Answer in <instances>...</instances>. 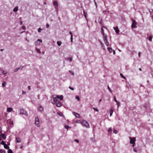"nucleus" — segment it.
I'll return each instance as SVG.
<instances>
[{
  "mask_svg": "<svg viewBox=\"0 0 153 153\" xmlns=\"http://www.w3.org/2000/svg\"><path fill=\"white\" fill-rule=\"evenodd\" d=\"M53 4L54 5L57 6L58 5L57 2L56 1H54L53 2Z\"/></svg>",
  "mask_w": 153,
  "mask_h": 153,
  "instance_id": "22",
  "label": "nucleus"
},
{
  "mask_svg": "<svg viewBox=\"0 0 153 153\" xmlns=\"http://www.w3.org/2000/svg\"><path fill=\"white\" fill-rule=\"evenodd\" d=\"M69 33L71 35V42H73V35H72V33L71 32H70Z\"/></svg>",
  "mask_w": 153,
  "mask_h": 153,
  "instance_id": "14",
  "label": "nucleus"
},
{
  "mask_svg": "<svg viewBox=\"0 0 153 153\" xmlns=\"http://www.w3.org/2000/svg\"><path fill=\"white\" fill-rule=\"evenodd\" d=\"M134 151L135 152H137V151H136V149H135V148L134 149Z\"/></svg>",
  "mask_w": 153,
  "mask_h": 153,
  "instance_id": "54",
  "label": "nucleus"
},
{
  "mask_svg": "<svg viewBox=\"0 0 153 153\" xmlns=\"http://www.w3.org/2000/svg\"><path fill=\"white\" fill-rule=\"evenodd\" d=\"M76 122V123H80L81 124L82 122V120L80 121L79 120H77Z\"/></svg>",
  "mask_w": 153,
  "mask_h": 153,
  "instance_id": "31",
  "label": "nucleus"
},
{
  "mask_svg": "<svg viewBox=\"0 0 153 153\" xmlns=\"http://www.w3.org/2000/svg\"><path fill=\"white\" fill-rule=\"evenodd\" d=\"M68 59L69 60H70V61H71L72 60L71 58H70V57L68 58Z\"/></svg>",
  "mask_w": 153,
  "mask_h": 153,
  "instance_id": "51",
  "label": "nucleus"
},
{
  "mask_svg": "<svg viewBox=\"0 0 153 153\" xmlns=\"http://www.w3.org/2000/svg\"><path fill=\"white\" fill-rule=\"evenodd\" d=\"M104 42L105 43V45L107 46H108V40L107 39L106 40H104Z\"/></svg>",
  "mask_w": 153,
  "mask_h": 153,
  "instance_id": "20",
  "label": "nucleus"
},
{
  "mask_svg": "<svg viewBox=\"0 0 153 153\" xmlns=\"http://www.w3.org/2000/svg\"><path fill=\"white\" fill-rule=\"evenodd\" d=\"M113 132L115 134H116L117 133V131L116 130L114 129L113 130Z\"/></svg>",
  "mask_w": 153,
  "mask_h": 153,
  "instance_id": "37",
  "label": "nucleus"
},
{
  "mask_svg": "<svg viewBox=\"0 0 153 153\" xmlns=\"http://www.w3.org/2000/svg\"><path fill=\"white\" fill-rule=\"evenodd\" d=\"M69 88L70 89H71V90H74V89L73 88H72V87H70V86H69Z\"/></svg>",
  "mask_w": 153,
  "mask_h": 153,
  "instance_id": "47",
  "label": "nucleus"
},
{
  "mask_svg": "<svg viewBox=\"0 0 153 153\" xmlns=\"http://www.w3.org/2000/svg\"><path fill=\"white\" fill-rule=\"evenodd\" d=\"M10 145V143H8V145Z\"/></svg>",
  "mask_w": 153,
  "mask_h": 153,
  "instance_id": "63",
  "label": "nucleus"
},
{
  "mask_svg": "<svg viewBox=\"0 0 153 153\" xmlns=\"http://www.w3.org/2000/svg\"><path fill=\"white\" fill-rule=\"evenodd\" d=\"M63 98V97L62 95H57L56 97H53V102H52L53 104H55L56 102L59 101L58 100V99H59L60 100H62Z\"/></svg>",
  "mask_w": 153,
  "mask_h": 153,
  "instance_id": "1",
  "label": "nucleus"
},
{
  "mask_svg": "<svg viewBox=\"0 0 153 153\" xmlns=\"http://www.w3.org/2000/svg\"><path fill=\"white\" fill-rule=\"evenodd\" d=\"M37 51L39 53H40V50L39 49H36Z\"/></svg>",
  "mask_w": 153,
  "mask_h": 153,
  "instance_id": "48",
  "label": "nucleus"
},
{
  "mask_svg": "<svg viewBox=\"0 0 153 153\" xmlns=\"http://www.w3.org/2000/svg\"><path fill=\"white\" fill-rule=\"evenodd\" d=\"M129 139L130 140V143L132 144L133 145L132 146L133 147H134V146L135 142L136 140L135 138V137H134L133 138L130 137Z\"/></svg>",
  "mask_w": 153,
  "mask_h": 153,
  "instance_id": "3",
  "label": "nucleus"
},
{
  "mask_svg": "<svg viewBox=\"0 0 153 153\" xmlns=\"http://www.w3.org/2000/svg\"><path fill=\"white\" fill-rule=\"evenodd\" d=\"M117 103V105L118 107H119L120 105V103L117 101V102H116Z\"/></svg>",
  "mask_w": 153,
  "mask_h": 153,
  "instance_id": "34",
  "label": "nucleus"
},
{
  "mask_svg": "<svg viewBox=\"0 0 153 153\" xmlns=\"http://www.w3.org/2000/svg\"><path fill=\"white\" fill-rule=\"evenodd\" d=\"M152 36H149V40L150 41H152Z\"/></svg>",
  "mask_w": 153,
  "mask_h": 153,
  "instance_id": "28",
  "label": "nucleus"
},
{
  "mask_svg": "<svg viewBox=\"0 0 153 153\" xmlns=\"http://www.w3.org/2000/svg\"><path fill=\"white\" fill-rule=\"evenodd\" d=\"M23 68V67H22L21 69H22Z\"/></svg>",
  "mask_w": 153,
  "mask_h": 153,
  "instance_id": "64",
  "label": "nucleus"
},
{
  "mask_svg": "<svg viewBox=\"0 0 153 153\" xmlns=\"http://www.w3.org/2000/svg\"><path fill=\"white\" fill-rule=\"evenodd\" d=\"M65 128L68 129V128H69V127L68 126H65Z\"/></svg>",
  "mask_w": 153,
  "mask_h": 153,
  "instance_id": "46",
  "label": "nucleus"
},
{
  "mask_svg": "<svg viewBox=\"0 0 153 153\" xmlns=\"http://www.w3.org/2000/svg\"><path fill=\"white\" fill-rule=\"evenodd\" d=\"M6 82H4L2 83V86L3 87H5L6 85Z\"/></svg>",
  "mask_w": 153,
  "mask_h": 153,
  "instance_id": "29",
  "label": "nucleus"
},
{
  "mask_svg": "<svg viewBox=\"0 0 153 153\" xmlns=\"http://www.w3.org/2000/svg\"><path fill=\"white\" fill-rule=\"evenodd\" d=\"M3 50H4V49H1L0 51H2Z\"/></svg>",
  "mask_w": 153,
  "mask_h": 153,
  "instance_id": "59",
  "label": "nucleus"
},
{
  "mask_svg": "<svg viewBox=\"0 0 153 153\" xmlns=\"http://www.w3.org/2000/svg\"><path fill=\"white\" fill-rule=\"evenodd\" d=\"M0 153H6L5 151L2 149L0 150Z\"/></svg>",
  "mask_w": 153,
  "mask_h": 153,
  "instance_id": "30",
  "label": "nucleus"
},
{
  "mask_svg": "<svg viewBox=\"0 0 153 153\" xmlns=\"http://www.w3.org/2000/svg\"><path fill=\"white\" fill-rule=\"evenodd\" d=\"M75 115V116L77 118H80V115L78 114V113H75V112H74L73 113Z\"/></svg>",
  "mask_w": 153,
  "mask_h": 153,
  "instance_id": "8",
  "label": "nucleus"
},
{
  "mask_svg": "<svg viewBox=\"0 0 153 153\" xmlns=\"http://www.w3.org/2000/svg\"><path fill=\"white\" fill-rule=\"evenodd\" d=\"M1 127L0 126V133H1Z\"/></svg>",
  "mask_w": 153,
  "mask_h": 153,
  "instance_id": "55",
  "label": "nucleus"
},
{
  "mask_svg": "<svg viewBox=\"0 0 153 153\" xmlns=\"http://www.w3.org/2000/svg\"><path fill=\"white\" fill-rule=\"evenodd\" d=\"M26 94V92L25 91H22V94Z\"/></svg>",
  "mask_w": 153,
  "mask_h": 153,
  "instance_id": "52",
  "label": "nucleus"
},
{
  "mask_svg": "<svg viewBox=\"0 0 153 153\" xmlns=\"http://www.w3.org/2000/svg\"><path fill=\"white\" fill-rule=\"evenodd\" d=\"M108 49L110 52H111L112 51V49L111 48H108Z\"/></svg>",
  "mask_w": 153,
  "mask_h": 153,
  "instance_id": "27",
  "label": "nucleus"
},
{
  "mask_svg": "<svg viewBox=\"0 0 153 153\" xmlns=\"http://www.w3.org/2000/svg\"><path fill=\"white\" fill-rule=\"evenodd\" d=\"M100 44L101 45H102V47L103 48L104 46V45H103L102 42H100Z\"/></svg>",
  "mask_w": 153,
  "mask_h": 153,
  "instance_id": "49",
  "label": "nucleus"
},
{
  "mask_svg": "<svg viewBox=\"0 0 153 153\" xmlns=\"http://www.w3.org/2000/svg\"><path fill=\"white\" fill-rule=\"evenodd\" d=\"M140 53H139L138 55H139V57L140 56Z\"/></svg>",
  "mask_w": 153,
  "mask_h": 153,
  "instance_id": "58",
  "label": "nucleus"
},
{
  "mask_svg": "<svg viewBox=\"0 0 153 153\" xmlns=\"http://www.w3.org/2000/svg\"><path fill=\"white\" fill-rule=\"evenodd\" d=\"M22 22H20V25H22Z\"/></svg>",
  "mask_w": 153,
  "mask_h": 153,
  "instance_id": "56",
  "label": "nucleus"
},
{
  "mask_svg": "<svg viewBox=\"0 0 153 153\" xmlns=\"http://www.w3.org/2000/svg\"><path fill=\"white\" fill-rule=\"evenodd\" d=\"M38 42H42V40H40V39H39L36 42V44H37L38 45H39L40 44V43H38Z\"/></svg>",
  "mask_w": 153,
  "mask_h": 153,
  "instance_id": "18",
  "label": "nucleus"
},
{
  "mask_svg": "<svg viewBox=\"0 0 153 153\" xmlns=\"http://www.w3.org/2000/svg\"><path fill=\"white\" fill-rule=\"evenodd\" d=\"M62 44L61 42L58 41L57 42V44L59 46H60Z\"/></svg>",
  "mask_w": 153,
  "mask_h": 153,
  "instance_id": "24",
  "label": "nucleus"
},
{
  "mask_svg": "<svg viewBox=\"0 0 153 153\" xmlns=\"http://www.w3.org/2000/svg\"><path fill=\"white\" fill-rule=\"evenodd\" d=\"M42 30V29L41 28H39L38 29V32H40Z\"/></svg>",
  "mask_w": 153,
  "mask_h": 153,
  "instance_id": "40",
  "label": "nucleus"
},
{
  "mask_svg": "<svg viewBox=\"0 0 153 153\" xmlns=\"http://www.w3.org/2000/svg\"><path fill=\"white\" fill-rule=\"evenodd\" d=\"M28 90H30V86H28Z\"/></svg>",
  "mask_w": 153,
  "mask_h": 153,
  "instance_id": "53",
  "label": "nucleus"
},
{
  "mask_svg": "<svg viewBox=\"0 0 153 153\" xmlns=\"http://www.w3.org/2000/svg\"><path fill=\"white\" fill-rule=\"evenodd\" d=\"M55 104L56 106L58 107H60L62 105V104L60 101H58L57 102H56Z\"/></svg>",
  "mask_w": 153,
  "mask_h": 153,
  "instance_id": "7",
  "label": "nucleus"
},
{
  "mask_svg": "<svg viewBox=\"0 0 153 153\" xmlns=\"http://www.w3.org/2000/svg\"><path fill=\"white\" fill-rule=\"evenodd\" d=\"M76 99L79 101V98L78 96H76L75 97Z\"/></svg>",
  "mask_w": 153,
  "mask_h": 153,
  "instance_id": "33",
  "label": "nucleus"
},
{
  "mask_svg": "<svg viewBox=\"0 0 153 153\" xmlns=\"http://www.w3.org/2000/svg\"><path fill=\"white\" fill-rule=\"evenodd\" d=\"M20 113L21 114H24L26 116H27L28 115L27 113L26 112V111L24 110L23 109H20Z\"/></svg>",
  "mask_w": 153,
  "mask_h": 153,
  "instance_id": "4",
  "label": "nucleus"
},
{
  "mask_svg": "<svg viewBox=\"0 0 153 153\" xmlns=\"http://www.w3.org/2000/svg\"><path fill=\"white\" fill-rule=\"evenodd\" d=\"M103 39L104 40H105L107 39V36L105 35V34L104 35H103Z\"/></svg>",
  "mask_w": 153,
  "mask_h": 153,
  "instance_id": "23",
  "label": "nucleus"
},
{
  "mask_svg": "<svg viewBox=\"0 0 153 153\" xmlns=\"http://www.w3.org/2000/svg\"><path fill=\"white\" fill-rule=\"evenodd\" d=\"M22 28L23 29H25V26H23L22 27Z\"/></svg>",
  "mask_w": 153,
  "mask_h": 153,
  "instance_id": "50",
  "label": "nucleus"
},
{
  "mask_svg": "<svg viewBox=\"0 0 153 153\" xmlns=\"http://www.w3.org/2000/svg\"><path fill=\"white\" fill-rule=\"evenodd\" d=\"M4 146L5 149H9V147L6 144H5Z\"/></svg>",
  "mask_w": 153,
  "mask_h": 153,
  "instance_id": "15",
  "label": "nucleus"
},
{
  "mask_svg": "<svg viewBox=\"0 0 153 153\" xmlns=\"http://www.w3.org/2000/svg\"><path fill=\"white\" fill-rule=\"evenodd\" d=\"M114 100L116 102H117V100H116V97H114Z\"/></svg>",
  "mask_w": 153,
  "mask_h": 153,
  "instance_id": "42",
  "label": "nucleus"
},
{
  "mask_svg": "<svg viewBox=\"0 0 153 153\" xmlns=\"http://www.w3.org/2000/svg\"><path fill=\"white\" fill-rule=\"evenodd\" d=\"M18 10V7H16L14 8L13 10V11L14 12H17Z\"/></svg>",
  "mask_w": 153,
  "mask_h": 153,
  "instance_id": "13",
  "label": "nucleus"
},
{
  "mask_svg": "<svg viewBox=\"0 0 153 153\" xmlns=\"http://www.w3.org/2000/svg\"><path fill=\"white\" fill-rule=\"evenodd\" d=\"M112 131V128H109L108 131L110 132Z\"/></svg>",
  "mask_w": 153,
  "mask_h": 153,
  "instance_id": "36",
  "label": "nucleus"
},
{
  "mask_svg": "<svg viewBox=\"0 0 153 153\" xmlns=\"http://www.w3.org/2000/svg\"><path fill=\"white\" fill-rule=\"evenodd\" d=\"M108 90L109 91L111 92V89L109 88V86H108Z\"/></svg>",
  "mask_w": 153,
  "mask_h": 153,
  "instance_id": "41",
  "label": "nucleus"
},
{
  "mask_svg": "<svg viewBox=\"0 0 153 153\" xmlns=\"http://www.w3.org/2000/svg\"><path fill=\"white\" fill-rule=\"evenodd\" d=\"M35 124L37 126H39V120L37 117L36 118Z\"/></svg>",
  "mask_w": 153,
  "mask_h": 153,
  "instance_id": "5",
  "label": "nucleus"
},
{
  "mask_svg": "<svg viewBox=\"0 0 153 153\" xmlns=\"http://www.w3.org/2000/svg\"><path fill=\"white\" fill-rule=\"evenodd\" d=\"M23 147V146H22L20 147V148L21 149H22Z\"/></svg>",
  "mask_w": 153,
  "mask_h": 153,
  "instance_id": "61",
  "label": "nucleus"
},
{
  "mask_svg": "<svg viewBox=\"0 0 153 153\" xmlns=\"http://www.w3.org/2000/svg\"><path fill=\"white\" fill-rule=\"evenodd\" d=\"M93 109H94V110H95L97 112L98 111V110L97 108H93Z\"/></svg>",
  "mask_w": 153,
  "mask_h": 153,
  "instance_id": "39",
  "label": "nucleus"
},
{
  "mask_svg": "<svg viewBox=\"0 0 153 153\" xmlns=\"http://www.w3.org/2000/svg\"><path fill=\"white\" fill-rule=\"evenodd\" d=\"M2 73L4 74H7V72L4 71H2Z\"/></svg>",
  "mask_w": 153,
  "mask_h": 153,
  "instance_id": "43",
  "label": "nucleus"
},
{
  "mask_svg": "<svg viewBox=\"0 0 153 153\" xmlns=\"http://www.w3.org/2000/svg\"><path fill=\"white\" fill-rule=\"evenodd\" d=\"M12 110V109L11 108H7V111L8 112H10Z\"/></svg>",
  "mask_w": 153,
  "mask_h": 153,
  "instance_id": "16",
  "label": "nucleus"
},
{
  "mask_svg": "<svg viewBox=\"0 0 153 153\" xmlns=\"http://www.w3.org/2000/svg\"><path fill=\"white\" fill-rule=\"evenodd\" d=\"M38 110L41 112H42L43 111V107L40 106L38 109Z\"/></svg>",
  "mask_w": 153,
  "mask_h": 153,
  "instance_id": "12",
  "label": "nucleus"
},
{
  "mask_svg": "<svg viewBox=\"0 0 153 153\" xmlns=\"http://www.w3.org/2000/svg\"><path fill=\"white\" fill-rule=\"evenodd\" d=\"M57 114L60 116H62L63 115L62 113L61 112H58Z\"/></svg>",
  "mask_w": 153,
  "mask_h": 153,
  "instance_id": "21",
  "label": "nucleus"
},
{
  "mask_svg": "<svg viewBox=\"0 0 153 153\" xmlns=\"http://www.w3.org/2000/svg\"><path fill=\"white\" fill-rule=\"evenodd\" d=\"M102 100V99H100V100H99V102H100Z\"/></svg>",
  "mask_w": 153,
  "mask_h": 153,
  "instance_id": "57",
  "label": "nucleus"
},
{
  "mask_svg": "<svg viewBox=\"0 0 153 153\" xmlns=\"http://www.w3.org/2000/svg\"><path fill=\"white\" fill-rule=\"evenodd\" d=\"M74 141L77 142V143H79V140L77 139H75L74 140Z\"/></svg>",
  "mask_w": 153,
  "mask_h": 153,
  "instance_id": "44",
  "label": "nucleus"
},
{
  "mask_svg": "<svg viewBox=\"0 0 153 153\" xmlns=\"http://www.w3.org/2000/svg\"><path fill=\"white\" fill-rule=\"evenodd\" d=\"M69 72L71 74H72V75H73L74 74V73L72 71H69Z\"/></svg>",
  "mask_w": 153,
  "mask_h": 153,
  "instance_id": "38",
  "label": "nucleus"
},
{
  "mask_svg": "<svg viewBox=\"0 0 153 153\" xmlns=\"http://www.w3.org/2000/svg\"><path fill=\"white\" fill-rule=\"evenodd\" d=\"M46 27L47 28H48L49 27V25L48 24H47Z\"/></svg>",
  "mask_w": 153,
  "mask_h": 153,
  "instance_id": "45",
  "label": "nucleus"
},
{
  "mask_svg": "<svg viewBox=\"0 0 153 153\" xmlns=\"http://www.w3.org/2000/svg\"><path fill=\"white\" fill-rule=\"evenodd\" d=\"M120 75L122 77L125 79H126L125 77L123 76V75L122 74H120Z\"/></svg>",
  "mask_w": 153,
  "mask_h": 153,
  "instance_id": "35",
  "label": "nucleus"
},
{
  "mask_svg": "<svg viewBox=\"0 0 153 153\" xmlns=\"http://www.w3.org/2000/svg\"><path fill=\"white\" fill-rule=\"evenodd\" d=\"M7 153H13L12 150L10 149H8L7 150Z\"/></svg>",
  "mask_w": 153,
  "mask_h": 153,
  "instance_id": "19",
  "label": "nucleus"
},
{
  "mask_svg": "<svg viewBox=\"0 0 153 153\" xmlns=\"http://www.w3.org/2000/svg\"><path fill=\"white\" fill-rule=\"evenodd\" d=\"M21 66L20 67V68H16L15 70V71H14L15 72H16L19 69H20V68H21Z\"/></svg>",
  "mask_w": 153,
  "mask_h": 153,
  "instance_id": "32",
  "label": "nucleus"
},
{
  "mask_svg": "<svg viewBox=\"0 0 153 153\" xmlns=\"http://www.w3.org/2000/svg\"><path fill=\"white\" fill-rule=\"evenodd\" d=\"M113 53H114V54L115 53V52L114 51Z\"/></svg>",
  "mask_w": 153,
  "mask_h": 153,
  "instance_id": "62",
  "label": "nucleus"
},
{
  "mask_svg": "<svg viewBox=\"0 0 153 153\" xmlns=\"http://www.w3.org/2000/svg\"><path fill=\"white\" fill-rule=\"evenodd\" d=\"M114 30H115V32L117 34H118L119 32V30L117 26L114 27Z\"/></svg>",
  "mask_w": 153,
  "mask_h": 153,
  "instance_id": "9",
  "label": "nucleus"
},
{
  "mask_svg": "<svg viewBox=\"0 0 153 153\" xmlns=\"http://www.w3.org/2000/svg\"><path fill=\"white\" fill-rule=\"evenodd\" d=\"M113 113V110L112 108H111L110 111V116H111Z\"/></svg>",
  "mask_w": 153,
  "mask_h": 153,
  "instance_id": "17",
  "label": "nucleus"
},
{
  "mask_svg": "<svg viewBox=\"0 0 153 153\" xmlns=\"http://www.w3.org/2000/svg\"><path fill=\"white\" fill-rule=\"evenodd\" d=\"M0 137H1L3 139L5 140L6 139V137L5 135L4 134H1L0 135Z\"/></svg>",
  "mask_w": 153,
  "mask_h": 153,
  "instance_id": "11",
  "label": "nucleus"
},
{
  "mask_svg": "<svg viewBox=\"0 0 153 153\" xmlns=\"http://www.w3.org/2000/svg\"><path fill=\"white\" fill-rule=\"evenodd\" d=\"M101 33L102 35H104V34H105L104 33V30H103L102 27L101 28Z\"/></svg>",
  "mask_w": 153,
  "mask_h": 153,
  "instance_id": "25",
  "label": "nucleus"
},
{
  "mask_svg": "<svg viewBox=\"0 0 153 153\" xmlns=\"http://www.w3.org/2000/svg\"><path fill=\"white\" fill-rule=\"evenodd\" d=\"M16 142L17 143H20L21 142V140L19 137H16Z\"/></svg>",
  "mask_w": 153,
  "mask_h": 153,
  "instance_id": "10",
  "label": "nucleus"
},
{
  "mask_svg": "<svg viewBox=\"0 0 153 153\" xmlns=\"http://www.w3.org/2000/svg\"><path fill=\"white\" fill-rule=\"evenodd\" d=\"M81 124L83 126L87 128H89L90 127L89 123L85 120H82Z\"/></svg>",
  "mask_w": 153,
  "mask_h": 153,
  "instance_id": "2",
  "label": "nucleus"
},
{
  "mask_svg": "<svg viewBox=\"0 0 153 153\" xmlns=\"http://www.w3.org/2000/svg\"><path fill=\"white\" fill-rule=\"evenodd\" d=\"M139 70L140 71H141V68H139Z\"/></svg>",
  "mask_w": 153,
  "mask_h": 153,
  "instance_id": "60",
  "label": "nucleus"
},
{
  "mask_svg": "<svg viewBox=\"0 0 153 153\" xmlns=\"http://www.w3.org/2000/svg\"><path fill=\"white\" fill-rule=\"evenodd\" d=\"M132 22L131 25V27L132 28H134L136 27V24L137 22L135 21L133 19H132Z\"/></svg>",
  "mask_w": 153,
  "mask_h": 153,
  "instance_id": "6",
  "label": "nucleus"
},
{
  "mask_svg": "<svg viewBox=\"0 0 153 153\" xmlns=\"http://www.w3.org/2000/svg\"><path fill=\"white\" fill-rule=\"evenodd\" d=\"M1 144L4 146L6 144V143L4 141L2 140L1 142Z\"/></svg>",
  "mask_w": 153,
  "mask_h": 153,
  "instance_id": "26",
  "label": "nucleus"
}]
</instances>
